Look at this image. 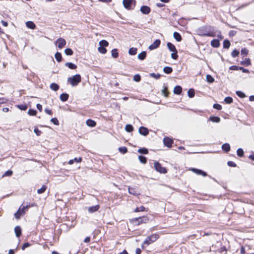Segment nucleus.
<instances>
[{"mask_svg":"<svg viewBox=\"0 0 254 254\" xmlns=\"http://www.w3.org/2000/svg\"><path fill=\"white\" fill-rule=\"evenodd\" d=\"M159 235L157 234H154L151 236H148L144 241L142 247L143 248L144 245L148 246L150 244L154 242L159 238Z\"/></svg>","mask_w":254,"mask_h":254,"instance_id":"nucleus-1","label":"nucleus"},{"mask_svg":"<svg viewBox=\"0 0 254 254\" xmlns=\"http://www.w3.org/2000/svg\"><path fill=\"white\" fill-rule=\"evenodd\" d=\"M123 4L126 9L132 10L135 7L136 1L135 0H123Z\"/></svg>","mask_w":254,"mask_h":254,"instance_id":"nucleus-2","label":"nucleus"},{"mask_svg":"<svg viewBox=\"0 0 254 254\" xmlns=\"http://www.w3.org/2000/svg\"><path fill=\"white\" fill-rule=\"evenodd\" d=\"M67 81L72 86H75L81 81V76L79 74H76L72 77L68 78Z\"/></svg>","mask_w":254,"mask_h":254,"instance_id":"nucleus-3","label":"nucleus"},{"mask_svg":"<svg viewBox=\"0 0 254 254\" xmlns=\"http://www.w3.org/2000/svg\"><path fill=\"white\" fill-rule=\"evenodd\" d=\"M30 207L29 205L21 206L19 209L14 213V217L16 219H19L20 217L25 214V210Z\"/></svg>","mask_w":254,"mask_h":254,"instance_id":"nucleus-4","label":"nucleus"},{"mask_svg":"<svg viewBox=\"0 0 254 254\" xmlns=\"http://www.w3.org/2000/svg\"><path fill=\"white\" fill-rule=\"evenodd\" d=\"M205 31L202 32L201 35L209 37H214L215 36L214 32V29L212 27L209 26L204 28Z\"/></svg>","mask_w":254,"mask_h":254,"instance_id":"nucleus-5","label":"nucleus"},{"mask_svg":"<svg viewBox=\"0 0 254 254\" xmlns=\"http://www.w3.org/2000/svg\"><path fill=\"white\" fill-rule=\"evenodd\" d=\"M148 218L147 216H142L138 218H135L132 219L133 223L139 225L142 223H146L148 221Z\"/></svg>","mask_w":254,"mask_h":254,"instance_id":"nucleus-6","label":"nucleus"},{"mask_svg":"<svg viewBox=\"0 0 254 254\" xmlns=\"http://www.w3.org/2000/svg\"><path fill=\"white\" fill-rule=\"evenodd\" d=\"M155 169L160 173L165 174L167 173V170L165 168L162 167L161 165L158 162H154Z\"/></svg>","mask_w":254,"mask_h":254,"instance_id":"nucleus-7","label":"nucleus"},{"mask_svg":"<svg viewBox=\"0 0 254 254\" xmlns=\"http://www.w3.org/2000/svg\"><path fill=\"white\" fill-rule=\"evenodd\" d=\"M56 43L58 44V47L60 49L63 48L66 44L65 40L62 38H59L56 41Z\"/></svg>","mask_w":254,"mask_h":254,"instance_id":"nucleus-8","label":"nucleus"},{"mask_svg":"<svg viewBox=\"0 0 254 254\" xmlns=\"http://www.w3.org/2000/svg\"><path fill=\"white\" fill-rule=\"evenodd\" d=\"M163 142L165 146L168 147H170L172 146V144L173 143V140L168 137H165L163 139Z\"/></svg>","mask_w":254,"mask_h":254,"instance_id":"nucleus-9","label":"nucleus"},{"mask_svg":"<svg viewBox=\"0 0 254 254\" xmlns=\"http://www.w3.org/2000/svg\"><path fill=\"white\" fill-rule=\"evenodd\" d=\"M160 43H161V41L160 40H159V39L156 40L153 43V44H152L151 45H150L149 46V49H150V50H152L157 48L160 45Z\"/></svg>","mask_w":254,"mask_h":254,"instance_id":"nucleus-10","label":"nucleus"},{"mask_svg":"<svg viewBox=\"0 0 254 254\" xmlns=\"http://www.w3.org/2000/svg\"><path fill=\"white\" fill-rule=\"evenodd\" d=\"M191 171H192L193 173L197 174V175H200L204 177L206 176L207 175L206 173L202 171L201 170L195 169V168H191L190 169Z\"/></svg>","mask_w":254,"mask_h":254,"instance_id":"nucleus-11","label":"nucleus"},{"mask_svg":"<svg viewBox=\"0 0 254 254\" xmlns=\"http://www.w3.org/2000/svg\"><path fill=\"white\" fill-rule=\"evenodd\" d=\"M138 131L140 134L144 136L147 135L149 133L148 129L144 127H140L139 128Z\"/></svg>","mask_w":254,"mask_h":254,"instance_id":"nucleus-12","label":"nucleus"},{"mask_svg":"<svg viewBox=\"0 0 254 254\" xmlns=\"http://www.w3.org/2000/svg\"><path fill=\"white\" fill-rule=\"evenodd\" d=\"M140 11L143 14H148L150 12V8L147 6L143 5L141 7Z\"/></svg>","mask_w":254,"mask_h":254,"instance_id":"nucleus-13","label":"nucleus"},{"mask_svg":"<svg viewBox=\"0 0 254 254\" xmlns=\"http://www.w3.org/2000/svg\"><path fill=\"white\" fill-rule=\"evenodd\" d=\"M99 208L100 206L99 205L90 206L88 208V211L89 213H92L98 211Z\"/></svg>","mask_w":254,"mask_h":254,"instance_id":"nucleus-14","label":"nucleus"},{"mask_svg":"<svg viewBox=\"0 0 254 254\" xmlns=\"http://www.w3.org/2000/svg\"><path fill=\"white\" fill-rule=\"evenodd\" d=\"M86 125L90 127H94L96 126V122L91 119H88L86 122Z\"/></svg>","mask_w":254,"mask_h":254,"instance_id":"nucleus-15","label":"nucleus"},{"mask_svg":"<svg viewBox=\"0 0 254 254\" xmlns=\"http://www.w3.org/2000/svg\"><path fill=\"white\" fill-rule=\"evenodd\" d=\"M14 232H15V235L17 237H20V236L21 235V228L18 226H17L15 227L14 228Z\"/></svg>","mask_w":254,"mask_h":254,"instance_id":"nucleus-16","label":"nucleus"},{"mask_svg":"<svg viewBox=\"0 0 254 254\" xmlns=\"http://www.w3.org/2000/svg\"><path fill=\"white\" fill-rule=\"evenodd\" d=\"M26 26L31 29H34L36 28V25L32 21H27L26 23Z\"/></svg>","mask_w":254,"mask_h":254,"instance_id":"nucleus-17","label":"nucleus"},{"mask_svg":"<svg viewBox=\"0 0 254 254\" xmlns=\"http://www.w3.org/2000/svg\"><path fill=\"white\" fill-rule=\"evenodd\" d=\"M211 45L213 47H218L220 45L219 41L217 39H213L211 42Z\"/></svg>","mask_w":254,"mask_h":254,"instance_id":"nucleus-18","label":"nucleus"},{"mask_svg":"<svg viewBox=\"0 0 254 254\" xmlns=\"http://www.w3.org/2000/svg\"><path fill=\"white\" fill-rule=\"evenodd\" d=\"M69 96L66 93H62L60 97V100L63 102L66 101L68 99Z\"/></svg>","mask_w":254,"mask_h":254,"instance_id":"nucleus-19","label":"nucleus"},{"mask_svg":"<svg viewBox=\"0 0 254 254\" xmlns=\"http://www.w3.org/2000/svg\"><path fill=\"white\" fill-rule=\"evenodd\" d=\"M182 88L180 86H176L174 87V93L176 94L179 95L181 93Z\"/></svg>","mask_w":254,"mask_h":254,"instance_id":"nucleus-20","label":"nucleus"},{"mask_svg":"<svg viewBox=\"0 0 254 254\" xmlns=\"http://www.w3.org/2000/svg\"><path fill=\"white\" fill-rule=\"evenodd\" d=\"M128 192L130 194H133L134 195H136L139 194V193H137V190H135V189L131 188L130 187L128 188Z\"/></svg>","mask_w":254,"mask_h":254,"instance_id":"nucleus-21","label":"nucleus"},{"mask_svg":"<svg viewBox=\"0 0 254 254\" xmlns=\"http://www.w3.org/2000/svg\"><path fill=\"white\" fill-rule=\"evenodd\" d=\"M222 149L223 151L228 152L230 150V146L229 143H224L222 146Z\"/></svg>","mask_w":254,"mask_h":254,"instance_id":"nucleus-22","label":"nucleus"},{"mask_svg":"<svg viewBox=\"0 0 254 254\" xmlns=\"http://www.w3.org/2000/svg\"><path fill=\"white\" fill-rule=\"evenodd\" d=\"M168 48L169 49V50L171 52H176L177 50L176 49L175 46L172 44L171 43L168 42L167 44Z\"/></svg>","mask_w":254,"mask_h":254,"instance_id":"nucleus-23","label":"nucleus"},{"mask_svg":"<svg viewBox=\"0 0 254 254\" xmlns=\"http://www.w3.org/2000/svg\"><path fill=\"white\" fill-rule=\"evenodd\" d=\"M174 38L178 42H180L182 40V37L180 33L177 32H175L173 34Z\"/></svg>","mask_w":254,"mask_h":254,"instance_id":"nucleus-24","label":"nucleus"},{"mask_svg":"<svg viewBox=\"0 0 254 254\" xmlns=\"http://www.w3.org/2000/svg\"><path fill=\"white\" fill-rule=\"evenodd\" d=\"M50 87L52 90L55 91H57V90H58L60 88L59 86L57 83H51L50 86Z\"/></svg>","mask_w":254,"mask_h":254,"instance_id":"nucleus-25","label":"nucleus"},{"mask_svg":"<svg viewBox=\"0 0 254 254\" xmlns=\"http://www.w3.org/2000/svg\"><path fill=\"white\" fill-rule=\"evenodd\" d=\"M65 65L71 69H74L77 67V66L72 63H66Z\"/></svg>","mask_w":254,"mask_h":254,"instance_id":"nucleus-26","label":"nucleus"},{"mask_svg":"<svg viewBox=\"0 0 254 254\" xmlns=\"http://www.w3.org/2000/svg\"><path fill=\"white\" fill-rule=\"evenodd\" d=\"M209 120L214 123H219L220 121V119L218 117L212 116L209 119Z\"/></svg>","mask_w":254,"mask_h":254,"instance_id":"nucleus-27","label":"nucleus"},{"mask_svg":"<svg viewBox=\"0 0 254 254\" xmlns=\"http://www.w3.org/2000/svg\"><path fill=\"white\" fill-rule=\"evenodd\" d=\"M146 56V53L145 51L142 52L141 53L138 54V58L140 60H143Z\"/></svg>","mask_w":254,"mask_h":254,"instance_id":"nucleus-28","label":"nucleus"},{"mask_svg":"<svg viewBox=\"0 0 254 254\" xmlns=\"http://www.w3.org/2000/svg\"><path fill=\"white\" fill-rule=\"evenodd\" d=\"M163 71L165 73L169 74L172 72L173 69H172V67H171L165 66L163 68Z\"/></svg>","mask_w":254,"mask_h":254,"instance_id":"nucleus-29","label":"nucleus"},{"mask_svg":"<svg viewBox=\"0 0 254 254\" xmlns=\"http://www.w3.org/2000/svg\"><path fill=\"white\" fill-rule=\"evenodd\" d=\"M137 50L135 48H131L128 51V53L130 55H135L137 53Z\"/></svg>","mask_w":254,"mask_h":254,"instance_id":"nucleus-30","label":"nucleus"},{"mask_svg":"<svg viewBox=\"0 0 254 254\" xmlns=\"http://www.w3.org/2000/svg\"><path fill=\"white\" fill-rule=\"evenodd\" d=\"M55 57L56 60L58 62H60L62 61V55L61 53H60L59 52H57L55 54Z\"/></svg>","mask_w":254,"mask_h":254,"instance_id":"nucleus-31","label":"nucleus"},{"mask_svg":"<svg viewBox=\"0 0 254 254\" xmlns=\"http://www.w3.org/2000/svg\"><path fill=\"white\" fill-rule=\"evenodd\" d=\"M108 45H109L108 42L105 40H102L99 42L100 46L106 47L108 46Z\"/></svg>","mask_w":254,"mask_h":254,"instance_id":"nucleus-32","label":"nucleus"},{"mask_svg":"<svg viewBox=\"0 0 254 254\" xmlns=\"http://www.w3.org/2000/svg\"><path fill=\"white\" fill-rule=\"evenodd\" d=\"M230 46V42L228 40H225L223 42V47L226 49H228Z\"/></svg>","mask_w":254,"mask_h":254,"instance_id":"nucleus-33","label":"nucleus"},{"mask_svg":"<svg viewBox=\"0 0 254 254\" xmlns=\"http://www.w3.org/2000/svg\"><path fill=\"white\" fill-rule=\"evenodd\" d=\"M188 96L190 98H192L194 96V91L193 89H190L188 92Z\"/></svg>","mask_w":254,"mask_h":254,"instance_id":"nucleus-34","label":"nucleus"},{"mask_svg":"<svg viewBox=\"0 0 254 254\" xmlns=\"http://www.w3.org/2000/svg\"><path fill=\"white\" fill-rule=\"evenodd\" d=\"M138 159L139 161L143 164H145L147 162L146 158L141 155H139L138 156Z\"/></svg>","mask_w":254,"mask_h":254,"instance_id":"nucleus-35","label":"nucleus"},{"mask_svg":"<svg viewBox=\"0 0 254 254\" xmlns=\"http://www.w3.org/2000/svg\"><path fill=\"white\" fill-rule=\"evenodd\" d=\"M112 56L114 58H117L119 56V54L117 49H114L112 51Z\"/></svg>","mask_w":254,"mask_h":254,"instance_id":"nucleus-36","label":"nucleus"},{"mask_svg":"<svg viewBox=\"0 0 254 254\" xmlns=\"http://www.w3.org/2000/svg\"><path fill=\"white\" fill-rule=\"evenodd\" d=\"M206 80L208 82L212 83L214 81V78L210 75L207 74L206 77Z\"/></svg>","mask_w":254,"mask_h":254,"instance_id":"nucleus-37","label":"nucleus"},{"mask_svg":"<svg viewBox=\"0 0 254 254\" xmlns=\"http://www.w3.org/2000/svg\"><path fill=\"white\" fill-rule=\"evenodd\" d=\"M138 152L140 153L141 154H146L148 153V151L146 148H139L138 150Z\"/></svg>","mask_w":254,"mask_h":254,"instance_id":"nucleus-38","label":"nucleus"},{"mask_svg":"<svg viewBox=\"0 0 254 254\" xmlns=\"http://www.w3.org/2000/svg\"><path fill=\"white\" fill-rule=\"evenodd\" d=\"M125 129L127 132H130L133 130V128L131 125H127L125 127Z\"/></svg>","mask_w":254,"mask_h":254,"instance_id":"nucleus-39","label":"nucleus"},{"mask_svg":"<svg viewBox=\"0 0 254 254\" xmlns=\"http://www.w3.org/2000/svg\"><path fill=\"white\" fill-rule=\"evenodd\" d=\"M47 189V187L46 186L43 185L41 188L38 189L37 190L38 193L41 194L44 192Z\"/></svg>","mask_w":254,"mask_h":254,"instance_id":"nucleus-40","label":"nucleus"},{"mask_svg":"<svg viewBox=\"0 0 254 254\" xmlns=\"http://www.w3.org/2000/svg\"><path fill=\"white\" fill-rule=\"evenodd\" d=\"M64 53L67 56H71L73 53L72 50L70 48H67L65 49Z\"/></svg>","mask_w":254,"mask_h":254,"instance_id":"nucleus-41","label":"nucleus"},{"mask_svg":"<svg viewBox=\"0 0 254 254\" xmlns=\"http://www.w3.org/2000/svg\"><path fill=\"white\" fill-rule=\"evenodd\" d=\"M145 210V208L143 206H141L140 207H136L135 210L134 212H141L144 211Z\"/></svg>","mask_w":254,"mask_h":254,"instance_id":"nucleus-42","label":"nucleus"},{"mask_svg":"<svg viewBox=\"0 0 254 254\" xmlns=\"http://www.w3.org/2000/svg\"><path fill=\"white\" fill-rule=\"evenodd\" d=\"M119 150L120 152H121L123 154H125L127 152V149L126 147L123 146V147H120L119 148Z\"/></svg>","mask_w":254,"mask_h":254,"instance_id":"nucleus-43","label":"nucleus"},{"mask_svg":"<svg viewBox=\"0 0 254 254\" xmlns=\"http://www.w3.org/2000/svg\"><path fill=\"white\" fill-rule=\"evenodd\" d=\"M98 51L101 54H105L107 52V50L105 47L100 46L98 48Z\"/></svg>","mask_w":254,"mask_h":254,"instance_id":"nucleus-44","label":"nucleus"},{"mask_svg":"<svg viewBox=\"0 0 254 254\" xmlns=\"http://www.w3.org/2000/svg\"><path fill=\"white\" fill-rule=\"evenodd\" d=\"M237 153L238 156L242 157L244 155V151L242 148H239L237 151Z\"/></svg>","mask_w":254,"mask_h":254,"instance_id":"nucleus-45","label":"nucleus"},{"mask_svg":"<svg viewBox=\"0 0 254 254\" xmlns=\"http://www.w3.org/2000/svg\"><path fill=\"white\" fill-rule=\"evenodd\" d=\"M224 101L227 104H231L233 102V99L231 97H227L225 98Z\"/></svg>","mask_w":254,"mask_h":254,"instance_id":"nucleus-46","label":"nucleus"},{"mask_svg":"<svg viewBox=\"0 0 254 254\" xmlns=\"http://www.w3.org/2000/svg\"><path fill=\"white\" fill-rule=\"evenodd\" d=\"M248 52L249 50L246 48H242L241 50V55H242L246 56L248 55Z\"/></svg>","mask_w":254,"mask_h":254,"instance_id":"nucleus-47","label":"nucleus"},{"mask_svg":"<svg viewBox=\"0 0 254 254\" xmlns=\"http://www.w3.org/2000/svg\"><path fill=\"white\" fill-rule=\"evenodd\" d=\"M241 64L243 65H249L251 64V61L250 59H248L246 61L241 62Z\"/></svg>","mask_w":254,"mask_h":254,"instance_id":"nucleus-48","label":"nucleus"},{"mask_svg":"<svg viewBox=\"0 0 254 254\" xmlns=\"http://www.w3.org/2000/svg\"><path fill=\"white\" fill-rule=\"evenodd\" d=\"M239 55V51L237 50H234L231 54L233 58L237 57Z\"/></svg>","mask_w":254,"mask_h":254,"instance_id":"nucleus-49","label":"nucleus"},{"mask_svg":"<svg viewBox=\"0 0 254 254\" xmlns=\"http://www.w3.org/2000/svg\"><path fill=\"white\" fill-rule=\"evenodd\" d=\"M236 94L237 96H238L240 98H244L246 97L245 93H244L243 92H242V91H236Z\"/></svg>","mask_w":254,"mask_h":254,"instance_id":"nucleus-50","label":"nucleus"},{"mask_svg":"<svg viewBox=\"0 0 254 254\" xmlns=\"http://www.w3.org/2000/svg\"><path fill=\"white\" fill-rule=\"evenodd\" d=\"M36 113L37 111L33 109H29L28 111V114L30 116H34Z\"/></svg>","mask_w":254,"mask_h":254,"instance_id":"nucleus-51","label":"nucleus"},{"mask_svg":"<svg viewBox=\"0 0 254 254\" xmlns=\"http://www.w3.org/2000/svg\"><path fill=\"white\" fill-rule=\"evenodd\" d=\"M51 122L53 123L55 125H59V122L58 120L56 118H52L51 119Z\"/></svg>","mask_w":254,"mask_h":254,"instance_id":"nucleus-52","label":"nucleus"},{"mask_svg":"<svg viewBox=\"0 0 254 254\" xmlns=\"http://www.w3.org/2000/svg\"><path fill=\"white\" fill-rule=\"evenodd\" d=\"M178 56L177 55V51L176 52L174 51L171 54V58L174 60L177 59Z\"/></svg>","mask_w":254,"mask_h":254,"instance_id":"nucleus-53","label":"nucleus"},{"mask_svg":"<svg viewBox=\"0 0 254 254\" xmlns=\"http://www.w3.org/2000/svg\"><path fill=\"white\" fill-rule=\"evenodd\" d=\"M34 132L36 133V134L37 136H40L42 133L41 131L39 130L37 127H34Z\"/></svg>","mask_w":254,"mask_h":254,"instance_id":"nucleus-54","label":"nucleus"},{"mask_svg":"<svg viewBox=\"0 0 254 254\" xmlns=\"http://www.w3.org/2000/svg\"><path fill=\"white\" fill-rule=\"evenodd\" d=\"M133 80L136 82H139L141 80L140 76L139 74H135L133 76Z\"/></svg>","mask_w":254,"mask_h":254,"instance_id":"nucleus-55","label":"nucleus"},{"mask_svg":"<svg viewBox=\"0 0 254 254\" xmlns=\"http://www.w3.org/2000/svg\"><path fill=\"white\" fill-rule=\"evenodd\" d=\"M12 174V171L11 170H8L6 171L4 174L2 175V177L10 176Z\"/></svg>","mask_w":254,"mask_h":254,"instance_id":"nucleus-56","label":"nucleus"},{"mask_svg":"<svg viewBox=\"0 0 254 254\" xmlns=\"http://www.w3.org/2000/svg\"><path fill=\"white\" fill-rule=\"evenodd\" d=\"M150 76L155 78V79H159L161 75L159 74H155L154 73H151L150 74Z\"/></svg>","mask_w":254,"mask_h":254,"instance_id":"nucleus-57","label":"nucleus"},{"mask_svg":"<svg viewBox=\"0 0 254 254\" xmlns=\"http://www.w3.org/2000/svg\"><path fill=\"white\" fill-rule=\"evenodd\" d=\"M162 92L165 97H167L168 95V92L167 91V88L165 87L162 90Z\"/></svg>","mask_w":254,"mask_h":254,"instance_id":"nucleus-58","label":"nucleus"},{"mask_svg":"<svg viewBox=\"0 0 254 254\" xmlns=\"http://www.w3.org/2000/svg\"><path fill=\"white\" fill-rule=\"evenodd\" d=\"M19 109L21 110L25 111L27 109V106L25 105H20L18 106Z\"/></svg>","mask_w":254,"mask_h":254,"instance_id":"nucleus-59","label":"nucleus"},{"mask_svg":"<svg viewBox=\"0 0 254 254\" xmlns=\"http://www.w3.org/2000/svg\"><path fill=\"white\" fill-rule=\"evenodd\" d=\"M213 108L214 109H216L217 110H221L222 109V106L218 104H215L213 105Z\"/></svg>","mask_w":254,"mask_h":254,"instance_id":"nucleus-60","label":"nucleus"},{"mask_svg":"<svg viewBox=\"0 0 254 254\" xmlns=\"http://www.w3.org/2000/svg\"><path fill=\"white\" fill-rule=\"evenodd\" d=\"M227 164L229 166L235 167L236 166V164L233 161H228Z\"/></svg>","mask_w":254,"mask_h":254,"instance_id":"nucleus-61","label":"nucleus"},{"mask_svg":"<svg viewBox=\"0 0 254 254\" xmlns=\"http://www.w3.org/2000/svg\"><path fill=\"white\" fill-rule=\"evenodd\" d=\"M30 246V244L28 243H24L23 246H22V250H24L25 249H26V248H28L29 247V246Z\"/></svg>","mask_w":254,"mask_h":254,"instance_id":"nucleus-62","label":"nucleus"},{"mask_svg":"<svg viewBox=\"0 0 254 254\" xmlns=\"http://www.w3.org/2000/svg\"><path fill=\"white\" fill-rule=\"evenodd\" d=\"M230 70H237L239 69V67L236 65H232L229 67Z\"/></svg>","mask_w":254,"mask_h":254,"instance_id":"nucleus-63","label":"nucleus"},{"mask_svg":"<svg viewBox=\"0 0 254 254\" xmlns=\"http://www.w3.org/2000/svg\"><path fill=\"white\" fill-rule=\"evenodd\" d=\"M239 69L242 70L243 72L249 73V70L248 69L244 68L243 67H239Z\"/></svg>","mask_w":254,"mask_h":254,"instance_id":"nucleus-64","label":"nucleus"}]
</instances>
